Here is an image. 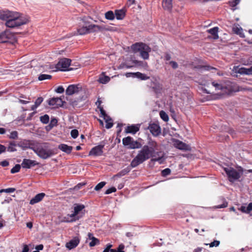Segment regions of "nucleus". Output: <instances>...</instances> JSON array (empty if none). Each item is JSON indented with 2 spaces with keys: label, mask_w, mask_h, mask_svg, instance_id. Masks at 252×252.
Masks as SVG:
<instances>
[{
  "label": "nucleus",
  "mask_w": 252,
  "mask_h": 252,
  "mask_svg": "<svg viewBox=\"0 0 252 252\" xmlns=\"http://www.w3.org/2000/svg\"><path fill=\"white\" fill-rule=\"evenodd\" d=\"M82 88L79 85H70L67 88L65 93L68 95H71L73 94L79 93Z\"/></svg>",
  "instance_id": "12"
},
{
  "label": "nucleus",
  "mask_w": 252,
  "mask_h": 252,
  "mask_svg": "<svg viewBox=\"0 0 252 252\" xmlns=\"http://www.w3.org/2000/svg\"><path fill=\"white\" fill-rule=\"evenodd\" d=\"M110 78L109 77L101 75L99 78L98 82L100 83L105 84L108 83L110 81Z\"/></svg>",
  "instance_id": "31"
},
{
  "label": "nucleus",
  "mask_w": 252,
  "mask_h": 252,
  "mask_svg": "<svg viewBox=\"0 0 252 252\" xmlns=\"http://www.w3.org/2000/svg\"><path fill=\"white\" fill-rule=\"evenodd\" d=\"M43 100V98L41 97H38L35 102H34V104L33 105L32 107H31V110H34L35 109H36L40 105V104L42 102Z\"/></svg>",
  "instance_id": "29"
},
{
  "label": "nucleus",
  "mask_w": 252,
  "mask_h": 252,
  "mask_svg": "<svg viewBox=\"0 0 252 252\" xmlns=\"http://www.w3.org/2000/svg\"><path fill=\"white\" fill-rule=\"evenodd\" d=\"M71 60L67 58L61 59L56 65V70L66 71L69 66Z\"/></svg>",
  "instance_id": "8"
},
{
  "label": "nucleus",
  "mask_w": 252,
  "mask_h": 252,
  "mask_svg": "<svg viewBox=\"0 0 252 252\" xmlns=\"http://www.w3.org/2000/svg\"><path fill=\"white\" fill-rule=\"evenodd\" d=\"M132 140V138L130 136H127L123 138V144L125 146H129Z\"/></svg>",
  "instance_id": "36"
},
{
  "label": "nucleus",
  "mask_w": 252,
  "mask_h": 252,
  "mask_svg": "<svg viewBox=\"0 0 252 252\" xmlns=\"http://www.w3.org/2000/svg\"><path fill=\"white\" fill-rule=\"evenodd\" d=\"M141 146L142 145L140 143L138 142L137 141H134L132 140L130 145L129 146V148L131 149H139L140 148Z\"/></svg>",
  "instance_id": "34"
},
{
  "label": "nucleus",
  "mask_w": 252,
  "mask_h": 252,
  "mask_svg": "<svg viewBox=\"0 0 252 252\" xmlns=\"http://www.w3.org/2000/svg\"><path fill=\"white\" fill-rule=\"evenodd\" d=\"M171 173V170L169 168H165L161 172L162 175L163 176H166L169 175Z\"/></svg>",
  "instance_id": "48"
},
{
  "label": "nucleus",
  "mask_w": 252,
  "mask_h": 252,
  "mask_svg": "<svg viewBox=\"0 0 252 252\" xmlns=\"http://www.w3.org/2000/svg\"><path fill=\"white\" fill-rule=\"evenodd\" d=\"M32 150L37 155L42 159H47L55 154L47 143H43L34 147Z\"/></svg>",
  "instance_id": "3"
},
{
  "label": "nucleus",
  "mask_w": 252,
  "mask_h": 252,
  "mask_svg": "<svg viewBox=\"0 0 252 252\" xmlns=\"http://www.w3.org/2000/svg\"><path fill=\"white\" fill-rule=\"evenodd\" d=\"M21 165L20 164H16L11 169V173L12 174L17 173L18 172L21 168Z\"/></svg>",
  "instance_id": "40"
},
{
  "label": "nucleus",
  "mask_w": 252,
  "mask_h": 252,
  "mask_svg": "<svg viewBox=\"0 0 252 252\" xmlns=\"http://www.w3.org/2000/svg\"><path fill=\"white\" fill-rule=\"evenodd\" d=\"M237 72L241 74L252 75V66L249 68L241 67L237 71Z\"/></svg>",
  "instance_id": "26"
},
{
  "label": "nucleus",
  "mask_w": 252,
  "mask_h": 252,
  "mask_svg": "<svg viewBox=\"0 0 252 252\" xmlns=\"http://www.w3.org/2000/svg\"><path fill=\"white\" fill-rule=\"evenodd\" d=\"M224 170L228 177V180L231 182H233L238 180L243 173V169L240 167L238 171L232 167H226Z\"/></svg>",
  "instance_id": "6"
},
{
  "label": "nucleus",
  "mask_w": 252,
  "mask_h": 252,
  "mask_svg": "<svg viewBox=\"0 0 252 252\" xmlns=\"http://www.w3.org/2000/svg\"><path fill=\"white\" fill-rule=\"evenodd\" d=\"M131 49L134 53L139 52L140 57L144 60L149 58V53L151 48L146 44L142 42H137L131 46Z\"/></svg>",
  "instance_id": "4"
},
{
  "label": "nucleus",
  "mask_w": 252,
  "mask_h": 252,
  "mask_svg": "<svg viewBox=\"0 0 252 252\" xmlns=\"http://www.w3.org/2000/svg\"><path fill=\"white\" fill-rule=\"evenodd\" d=\"M173 146L177 149L184 151H190L191 147L189 145L180 141L178 139H174L173 141Z\"/></svg>",
  "instance_id": "11"
},
{
  "label": "nucleus",
  "mask_w": 252,
  "mask_h": 252,
  "mask_svg": "<svg viewBox=\"0 0 252 252\" xmlns=\"http://www.w3.org/2000/svg\"><path fill=\"white\" fill-rule=\"evenodd\" d=\"M80 242V239L78 237H74L72 239L66 243L65 247L69 250L76 247Z\"/></svg>",
  "instance_id": "16"
},
{
  "label": "nucleus",
  "mask_w": 252,
  "mask_h": 252,
  "mask_svg": "<svg viewBox=\"0 0 252 252\" xmlns=\"http://www.w3.org/2000/svg\"><path fill=\"white\" fill-rule=\"evenodd\" d=\"M104 119L105 120L106 122V128L108 129L111 128L113 125L111 119H110L109 117L106 114V116H105V119Z\"/></svg>",
  "instance_id": "32"
},
{
  "label": "nucleus",
  "mask_w": 252,
  "mask_h": 252,
  "mask_svg": "<svg viewBox=\"0 0 252 252\" xmlns=\"http://www.w3.org/2000/svg\"><path fill=\"white\" fill-rule=\"evenodd\" d=\"M220 241L218 240H215L213 242L209 244L210 247L212 248L213 247H217L220 245Z\"/></svg>",
  "instance_id": "51"
},
{
  "label": "nucleus",
  "mask_w": 252,
  "mask_h": 252,
  "mask_svg": "<svg viewBox=\"0 0 252 252\" xmlns=\"http://www.w3.org/2000/svg\"><path fill=\"white\" fill-rule=\"evenodd\" d=\"M58 148L63 152H64L68 154H70L72 150V147L64 144L59 145Z\"/></svg>",
  "instance_id": "24"
},
{
  "label": "nucleus",
  "mask_w": 252,
  "mask_h": 252,
  "mask_svg": "<svg viewBox=\"0 0 252 252\" xmlns=\"http://www.w3.org/2000/svg\"><path fill=\"white\" fill-rule=\"evenodd\" d=\"M101 103V101L100 100V98H98L96 102V104L97 105V108L99 109L100 114L101 115V117L103 118V119H105V116H106V113L105 110L103 109V107L100 106Z\"/></svg>",
  "instance_id": "27"
},
{
  "label": "nucleus",
  "mask_w": 252,
  "mask_h": 252,
  "mask_svg": "<svg viewBox=\"0 0 252 252\" xmlns=\"http://www.w3.org/2000/svg\"><path fill=\"white\" fill-rule=\"evenodd\" d=\"M85 206L83 204H75L74 205L73 211L70 214H68L66 217H64V221L70 222L75 221L81 218L84 215V209Z\"/></svg>",
  "instance_id": "5"
},
{
  "label": "nucleus",
  "mask_w": 252,
  "mask_h": 252,
  "mask_svg": "<svg viewBox=\"0 0 252 252\" xmlns=\"http://www.w3.org/2000/svg\"><path fill=\"white\" fill-rule=\"evenodd\" d=\"M159 115L161 119L163 120L164 122H167L169 120V117L168 115L164 111H160L159 112Z\"/></svg>",
  "instance_id": "37"
},
{
  "label": "nucleus",
  "mask_w": 252,
  "mask_h": 252,
  "mask_svg": "<svg viewBox=\"0 0 252 252\" xmlns=\"http://www.w3.org/2000/svg\"><path fill=\"white\" fill-rule=\"evenodd\" d=\"M29 249L27 245H24L22 252H29Z\"/></svg>",
  "instance_id": "62"
},
{
  "label": "nucleus",
  "mask_w": 252,
  "mask_h": 252,
  "mask_svg": "<svg viewBox=\"0 0 252 252\" xmlns=\"http://www.w3.org/2000/svg\"><path fill=\"white\" fill-rule=\"evenodd\" d=\"M0 19L6 21V26L10 28L19 27L27 22L20 13L10 11H0Z\"/></svg>",
  "instance_id": "2"
},
{
  "label": "nucleus",
  "mask_w": 252,
  "mask_h": 252,
  "mask_svg": "<svg viewBox=\"0 0 252 252\" xmlns=\"http://www.w3.org/2000/svg\"><path fill=\"white\" fill-rule=\"evenodd\" d=\"M247 211H248L249 213L252 211V202L249 203L247 207Z\"/></svg>",
  "instance_id": "60"
},
{
  "label": "nucleus",
  "mask_w": 252,
  "mask_h": 252,
  "mask_svg": "<svg viewBox=\"0 0 252 252\" xmlns=\"http://www.w3.org/2000/svg\"><path fill=\"white\" fill-rule=\"evenodd\" d=\"M70 134H71V137L75 139L78 137L79 133H78V130L73 129L71 131Z\"/></svg>",
  "instance_id": "47"
},
{
  "label": "nucleus",
  "mask_w": 252,
  "mask_h": 252,
  "mask_svg": "<svg viewBox=\"0 0 252 252\" xmlns=\"http://www.w3.org/2000/svg\"><path fill=\"white\" fill-rule=\"evenodd\" d=\"M240 210L243 213L249 214L248 211H247V207L244 206H242L241 207Z\"/></svg>",
  "instance_id": "59"
},
{
  "label": "nucleus",
  "mask_w": 252,
  "mask_h": 252,
  "mask_svg": "<svg viewBox=\"0 0 252 252\" xmlns=\"http://www.w3.org/2000/svg\"><path fill=\"white\" fill-rule=\"evenodd\" d=\"M15 143L14 142H11L9 144V146L7 148V151L8 152H10L16 151V149L15 148Z\"/></svg>",
  "instance_id": "42"
},
{
  "label": "nucleus",
  "mask_w": 252,
  "mask_h": 252,
  "mask_svg": "<svg viewBox=\"0 0 252 252\" xmlns=\"http://www.w3.org/2000/svg\"><path fill=\"white\" fill-rule=\"evenodd\" d=\"M88 239L91 240L89 243V246L91 247H94L99 244V240L94 237L92 233H89L88 234Z\"/></svg>",
  "instance_id": "19"
},
{
  "label": "nucleus",
  "mask_w": 252,
  "mask_h": 252,
  "mask_svg": "<svg viewBox=\"0 0 252 252\" xmlns=\"http://www.w3.org/2000/svg\"><path fill=\"white\" fill-rule=\"evenodd\" d=\"M169 63L174 69L177 68L178 66L177 63L174 61H170Z\"/></svg>",
  "instance_id": "55"
},
{
  "label": "nucleus",
  "mask_w": 252,
  "mask_h": 252,
  "mask_svg": "<svg viewBox=\"0 0 252 252\" xmlns=\"http://www.w3.org/2000/svg\"><path fill=\"white\" fill-rule=\"evenodd\" d=\"M239 91V87L236 83L234 82H227L224 85V90L223 92L230 94L231 93L236 92Z\"/></svg>",
  "instance_id": "10"
},
{
  "label": "nucleus",
  "mask_w": 252,
  "mask_h": 252,
  "mask_svg": "<svg viewBox=\"0 0 252 252\" xmlns=\"http://www.w3.org/2000/svg\"><path fill=\"white\" fill-rule=\"evenodd\" d=\"M27 227L29 228H32V223L31 222H29L27 223Z\"/></svg>",
  "instance_id": "64"
},
{
  "label": "nucleus",
  "mask_w": 252,
  "mask_h": 252,
  "mask_svg": "<svg viewBox=\"0 0 252 252\" xmlns=\"http://www.w3.org/2000/svg\"><path fill=\"white\" fill-rule=\"evenodd\" d=\"M15 188H7L6 189H0V193L2 192H6V193H12L15 191Z\"/></svg>",
  "instance_id": "43"
},
{
  "label": "nucleus",
  "mask_w": 252,
  "mask_h": 252,
  "mask_svg": "<svg viewBox=\"0 0 252 252\" xmlns=\"http://www.w3.org/2000/svg\"><path fill=\"white\" fill-rule=\"evenodd\" d=\"M6 148L1 144H0V154L4 153L6 151Z\"/></svg>",
  "instance_id": "57"
},
{
  "label": "nucleus",
  "mask_w": 252,
  "mask_h": 252,
  "mask_svg": "<svg viewBox=\"0 0 252 252\" xmlns=\"http://www.w3.org/2000/svg\"><path fill=\"white\" fill-rule=\"evenodd\" d=\"M139 130V126L138 125H131L127 126L125 132L126 133L135 134Z\"/></svg>",
  "instance_id": "20"
},
{
  "label": "nucleus",
  "mask_w": 252,
  "mask_h": 252,
  "mask_svg": "<svg viewBox=\"0 0 252 252\" xmlns=\"http://www.w3.org/2000/svg\"><path fill=\"white\" fill-rule=\"evenodd\" d=\"M133 77L139 78L142 80H146L149 78V77L146 76L145 74L139 72L134 73Z\"/></svg>",
  "instance_id": "30"
},
{
  "label": "nucleus",
  "mask_w": 252,
  "mask_h": 252,
  "mask_svg": "<svg viewBox=\"0 0 252 252\" xmlns=\"http://www.w3.org/2000/svg\"><path fill=\"white\" fill-rule=\"evenodd\" d=\"M40 121L44 124H47L49 122V117L48 115L45 114L40 117Z\"/></svg>",
  "instance_id": "38"
},
{
  "label": "nucleus",
  "mask_w": 252,
  "mask_h": 252,
  "mask_svg": "<svg viewBox=\"0 0 252 252\" xmlns=\"http://www.w3.org/2000/svg\"><path fill=\"white\" fill-rule=\"evenodd\" d=\"M105 18L109 20H113L115 19V15L112 11L109 10L105 14Z\"/></svg>",
  "instance_id": "35"
},
{
  "label": "nucleus",
  "mask_w": 252,
  "mask_h": 252,
  "mask_svg": "<svg viewBox=\"0 0 252 252\" xmlns=\"http://www.w3.org/2000/svg\"><path fill=\"white\" fill-rule=\"evenodd\" d=\"M57 123L58 121L56 119L52 118L50 121L49 126L50 127V128H52L57 125Z\"/></svg>",
  "instance_id": "46"
},
{
  "label": "nucleus",
  "mask_w": 252,
  "mask_h": 252,
  "mask_svg": "<svg viewBox=\"0 0 252 252\" xmlns=\"http://www.w3.org/2000/svg\"><path fill=\"white\" fill-rule=\"evenodd\" d=\"M227 206V202L226 201H224L222 204L216 206L215 208H217V209L224 208L226 207Z\"/></svg>",
  "instance_id": "52"
},
{
  "label": "nucleus",
  "mask_w": 252,
  "mask_h": 252,
  "mask_svg": "<svg viewBox=\"0 0 252 252\" xmlns=\"http://www.w3.org/2000/svg\"><path fill=\"white\" fill-rule=\"evenodd\" d=\"M52 78V76L48 74H41L38 76V80L40 81L44 80L46 79H50Z\"/></svg>",
  "instance_id": "39"
},
{
  "label": "nucleus",
  "mask_w": 252,
  "mask_h": 252,
  "mask_svg": "<svg viewBox=\"0 0 252 252\" xmlns=\"http://www.w3.org/2000/svg\"><path fill=\"white\" fill-rule=\"evenodd\" d=\"M105 143L102 141L97 146L93 147L89 152V156H94L95 157L101 156L102 155L103 149L105 146Z\"/></svg>",
  "instance_id": "9"
},
{
  "label": "nucleus",
  "mask_w": 252,
  "mask_h": 252,
  "mask_svg": "<svg viewBox=\"0 0 252 252\" xmlns=\"http://www.w3.org/2000/svg\"><path fill=\"white\" fill-rule=\"evenodd\" d=\"M45 196V194L44 193H39L37 194L34 197H33L30 202V204L31 205H33L41 201L44 197Z\"/></svg>",
  "instance_id": "18"
},
{
  "label": "nucleus",
  "mask_w": 252,
  "mask_h": 252,
  "mask_svg": "<svg viewBox=\"0 0 252 252\" xmlns=\"http://www.w3.org/2000/svg\"><path fill=\"white\" fill-rule=\"evenodd\" d=\"M104 28L102 26L91 24L85 26H82L78 28L77 29L78 33L79 35H84L90 32H97L103 30Z\"/></svg>",
  "instance_id": "7"
},
{
  "label": "nucleus",
  "mask_w": 252,
  "mask_h": 252,
  "mask_svg": "<svg viewBox=\"0 0 252 252\" xmlns=\"http://www.w3.org/2000/svg\"><path fill=\"white\" fill-rule=\"evenodd\" d=\"M0 165L3 167H6L9 165V162L7 160H3L0 163Z\"/></svg>",
  "instance_id": "58"
},
{
  "label": "nucleus",
  "mask_w": 252,
  "mask_h": 252,
  "mask_svg": "<svg viewBox=\"0 0 252 252\" xmlns=\"http://www.w3.org/2000/svg\"><path fill=\"white\" fill-rule=\"evenodd\" d=\"M35 249H36V251H39V250H42L43 249V245H38L36 246Z\"/></svg>",
  "instance_id": "61"
},
{
  "label": "nucleus",
  "mask_w": 252,
  "mask_h": 252,
  "mask_svg": "<svg viewBox=\"0 0 252 252\" xmlns=\"http://www.w3.org/2000/svg\"><path fill=\"white\" fill-rule=\"evenodd\" d=\"M37 164L38 163L35 160L24 158L21 163V166L23 168L29 169Z\"/></svg>",
  "instance_id": "15"
},
{
  "label": "nucleus",
  "mask_w": 252,
  "mask_h": 252,
  "mask_svg": "<svg viewBox=\"0 0 252 252\" xmlns=\"http://www.w3.org/2000/svg\"><path fill=\"white\" fill-rule=\"evenodd\" d=\"M19 145V146L24 148H28L30 147L29 142L26 140L21 142Z\"/></svg>",
  "instance_id": "45"
},
{
  "label": "nucleus",
  "mask_w": 252,
  "mask_h": 252,
  "mask_svg": "<svg viewBox=\"0 0 252 252\" xmlns=\"http://www.w3.org/2000/svg\"><path fill=\"white\" fill-rule=\"evenodd\" d=\"M114 15L117 20H122L126 16V10L124 9L116 10Z\"/></svg>",
  "instance_id": "22"
},
{
  "label": "nucleus",
  "mask_w": 252,
  "mask_h": 252,
  "mask_svg": "<svg viewBox=\"0 0 252 252\" xmlns=\"http://www.w3.org/2000/svg\"><path fill=\"white\" fill-rule=\"evenodd\" d=\"M63 101L60 97H53L49 100L48 104L54 108L61 107L63 105Z\"/></svg>",
  "instance_id": "14"
},
{
  "label": "nucleus",
  "mask_w": 252,
  "mask_h": 252,
  "mask_svg": "<svg viewBox=\"0 0 252 252\" xmlns=\"http://www.w3.org/2000/svg\"><path fill=\"white\" fill-rule=\"evenodd\" d=\"M160 153V152H157V154L158 157H156L155 154H152L150 151L147 146H144L142 148L138 151L137 156L131 161L130 166L133 168L135 167L149 159L151 157L153 158L151 159L152 161H158L159 163L161 164L164 161V158L162 155L159 156V154Z\"/></svg>",
  "instance_id": "1"
},
{
  "label": "nucleus",
  "mask_w": 252,
  "mask_h": 252,
  "mask_svg": "<svg viewBox=\"0 0 252 252\" xmlns=\"http://www.w3.org/2000/svg\"><path fill=\"white\" fill-rule=\"evenodd\" d=\"M5 129L4 128L0 127V134H3L5 133Z\"/></svg>",
  "instance_id": "63"
},
{
  "label": "nucleus",
  "mask_w": 252,
  "mask_h": 252,
  "mask_svg": "<svg viewBox=\"0 0 252 252\" xmlns=\"http://www.w3.org/2000/svg\"><path fill=\"white\" fill-rule=\"evenodd\" d=\"M218 31L219 28L217 27L207 30L208 32L213 35V38L214 39H217L219 38Z\"/></svg>",
  "instance_id": "25"
},
{
  "label": "nucleus",
  "mask_w": 252,
  "mask_h": 252,
  "mask_svg": "<svg viewBox=\"0 0 252 252\" xmlns=\"http://www.w3.org/2000/svg\"><path fill=\"white\" fill-rule=\"evenodd\" d=\"M115 191H116V189L115 187H111V188L107 189L105 191V194H110L111 193L115 192Z\"/></svg>",
  "instance_id": "49"
},
{
  "label": "nucleus",
  "mask_w": 252,
  "mask_h": 252,
  "mask_svg": "<svg viewBox=\"0 0 252 252\" xmlns=\"http://www.w3.org/2000/svg\"><path fill=\"white\" fill-rule=\"evenodd\" d=\"M210 84L215 88L216 90H221L223 92L224 90V86H222L221 84L213 81H211Z\"/></svg>",
  "instance_id": "28"
},
{
  "label": "nucleus",
  "mask_w": 252,
  "mask_h": 252,
  "mask_svg": "<svg viewBox=\"0 0 252 252\" xmlns=\"http://www.w3.org/2000/svg\"><path fill=\"white\" fill-rule=\"evenodd\" d=\"M151 133L155 136H158L161 132V129L159 126L156 123L150 124L148 126Z\"/></svg>",
  "instance_id": "13"
},
{
  "label": "nucleus",
  "mask_w": 252,
  "mask_h": 252,
  "mask_svg": "<svg viewBox=\"0 0 252 252\" xmlns=\"http://www.w3.org/2000/svg\"><path fill=\"white\" fill-rule=\"evenodd\" d=\"M148 145H146L150 151L153 154H154L155 151L157 149L158 144L154 140H150L148 143Z\"/></svg>",
  "instance_id": "21"
},
{
  "label": "nucleus",
  "mask_w": 252,
  "mask_h": 252,
  "mask_svg": "<svg viewBox=\"0 0 252 252\" xmlns=\"http://www.w3.org/2000/svg\"><path fill=\"white\" fill-rule=\"evenodd\" d=\"M56 92L59 94L63 93L64 91V88L63 86H59L56 89Z\"/></svg>",
  "instance_id": "53"
},
{
  "label": "nucleus",
  "mask_w": 252,
  "mask_h": 252,
  "mask_svg": "<svg viewBox=\"0 0 252 252\" xmlns=\"http://www.w3.org/2000/svg\"><path fill=\"white\" fill-rule=\"evenodd\" d=\"M240 2V0H231L230 1V5L232 7H235Z\"/></svg>",
  "instance_id": "50"
},
{
  "label": "nucleus",
  "mask_w": 252,
  "mask_h": 252,
  "mask_svg": "<svg viewBox=\"0 0 252 252\" xmlns=\"http://www.w3.org/2000/svg\"><path fill=\"white\" fill-rule=\"evenodd\" d=\"M200 68H201L202 70H210L211 69H215L214 67H211V66H208V65L202 66Z\"/></svg>",
  "instance_id": "54"
},
{
  "label": "nucleus",
  "mask_w": 252,
  "mask_h": 252,
  "mask_svg": "<svg viewBox=\"0 0 252 252\" xmlns=\"http://www.w3.org/2000/svg\"><path fill=\"white\" fill-rule=\"evenodd\" d=\"M105 182H101L99 183L94 188V190L96 191H99L105 185Z\"/></svg>",
  "instance_id": "41"
},
{
  "label": "nucleus",
  "mask_w": 252,
  "mask_h": 252,
  "mask_svg": "<svg viewBox=\"0 0 252 252\" xmlns=\"http://www.w3.org/2000/svg\"><path fill=\"white\" fill-rule=\"evenodd\" d=\"M9 138L12 139H16L18 138V132L17 131H12L10 135L9 136Z\"/></svg>",
  "instance_id": "44"
},
{
  "label": "nucleus",
  "mask_w": 252,
  "mask_h": 252,
  "mask_svg": "<svg viewBox=\"0 0 252 252\" xmlns=\"http://www.w3.org/2000/svg\"><path fill=\"white\" fill-rule=\"evenodd\" d=\"M162 7L164 9L170 11L172 9V0H162Z\"/></svg>",
  "instance_id": "23"
},
{
  "label": "nucleus",
  "mask_w": 252,
  "mask_h": 252,
  "mask_svg": "<svg viewBox=\"0 0 252 252\" xmlns=\"http://www.w3.org/2000/svg\"><path fill=\"white\" fill-rule=\"evenodd\" d=\"M125 246L123 244L119 245L118 249L117 250V252H125L123 250L124 249Z\"/></svg>",
  "instance_id": "56"
},
{
  "label": "nucleus",
  "mask_w": 252,
  "mask_h": 252,
  "mask_svg": "<svg viewBox=\"0 0 252 252\" xmlns=\"http://www.w3.org/2000/svg\"><path fill=\"white\" fill-rule=\"evenodd\" d=\"M11 35L9 32L5 31L0 33V43H5L10 38Z\"/></svg>",
  "instance_id": "17"
},
{
  "label": "nucleus",
  "mask_w": 252,
  "mask_h": 252,
  "mask_svg": "<svg viewBox=\"0 0 252 252\" xmlns=\"http://www.w3.org/2000/svg\"><path fill=\"white\" fill-rule=\"evenodd\" d=\"M131 170V167L130 166H127L125 169L122 170L120 172L118 173V174L116 176H118L119 177L123 176L128 173H129Z\"/></svg>",
  "instance_id": "33"
}]
</instances>
